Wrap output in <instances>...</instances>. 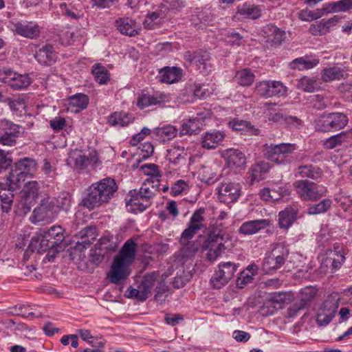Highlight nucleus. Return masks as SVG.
<instances>
[{"label": "nucleus", "instance_id": "bb28decb", "mask_svg": "<svg viewBox=\"0 0 352 352\" xmlns=\"http://www.w3.org/2000/svg\"><path fill=\"white\" fill-rule=\"evenodd\" d=\"M204 121V118L201 115H197L196 117L184 120L181 126L180 136L191 135L195 133L204 127L205 125Z\"/></svg>", "mask_w": 352, "mask_h": 352}, {"label": "nucleus", "instance_id": "774afa93", "mask_svg": "<svg viewBox=\"0 0 352 352\" xmlns=\"http://www.w3.org/2000/svg\"><path fill=\"white\" fill-rule=\"evenodd\" d=\"M229 281L227 280L221 274H219V272L217 270L214 276L210 279V283L214 289H220L225 286Z\"/></svg>", "mask_w": 352, "mask_h": 352}, {"label": "nucleus", "instance_id": "f8f14e48", "mask_svg": "<svg viewBox=\"0 0 352 352\" xmlns=\"http://www.w3.org/2000/svg\"><path fill=\"white\" fill-rule=\"evenodd\" d=\"M210 58L209 52L202 50L192 52L188 51L184 54V59L190 63L195 65L197 69L204 75L209 74L212 69V65Z\"/></svg>", "mask_w": 352, "mask_h": 352}, {"label": "nucleus", "instance_id": "3c124183", "mask_svg": "<svg viewBox=\"0 0 352 352\" xmlns=\"http://www.w3.org/2000/svg\"><path fill=\"white\" fill-rule=\"evenodd\" d=\"M89 104V98L87 95L83 94H77L69 99V104L70 107L77 108L74 110L76 112L87 108Z\"/></svg>", "mask_w": 352, "mask_h": 352}, {"label": "nucleus", "instance_id": "f257e3e1", "mask_svg": "<svg viewBox=\"0 0 352 352\" xmlns=\"http://www.w3.org/2000/svg\"><path fill=\"white\" fill-rule=\"evenodd\" d=\"M204 214V208L195 210L180 236L179 243L182 248L178 252V256L182 262L192 258L199 250V243L192 239L199 230L206 228Z\"/></svg>", "mask_w": 352, "mask_h": 352}, {"label": "nucleus", "instance_id": "58836bf2", "mask_svg": "<svg viewBox=\"0 0 352 352\" xmlns=\"http://www.w3.org/2000/svg\"><path fill=\"white\" fill-rule=\"evenodd\" d=\"M278 223L281 228L287 229L297 219V210L293 208H287L280 212Z\"/></svg>", "mask_w": 352, "mask_h": 352}, {"label": "nucleus", "instance_id": "09e8293b", "mask_svg": "<svg viewBox=\"0 0 352 352\" xmlns=\"http://www.w3.org/2000/svg\"><path fill=\"white\" fill-rule=\"evenodd\" d=\"M1 102H7L10 110L16 113H21L25 109V102L22 97L18 96L15 98H5Z\"/></svg>", "mask_w": 352, "mask_h": 352}, {"label": "nucleus", "instance_id": "f3484780", "mask_svg": "<svg viewBox=\"0 0 352 352\" xmlns=\"http://www.w3.org/2000/svg\"><path fill=\"white\" fill-rule=\"evenodd\" d=\"M38 190L39 186L36 181H30L25 184L20 192V197L24 200V203L22 204L24 214L30 211L32 204L38 197Z\"/></svg>", "mask_w": 352, "mask_h": 352}, {"label": "nucleus", "instance_id": "c9c22d12", "mask_svg": "<svg viewBox=\"0 0 352 352\" xmlns=\"http://www.w3.org/2000/svg\"><path fill=\"white\" fill-rule=\"evenodd\" d=\"M296 176L317 179L322 175V170L318 166L312 164L300 166L297 168Z\"/></svg>", "mask_w": 352, "mask_h": 352}, {"label": "nucleus", "instance_id": "7ed1b4c3", "mask_svg": "<svg viewBox=\"0 0 352 352\" xmlns=\"http://www.w3.org/2000/svg\"><path fill=\"white\" fill-rule=\"evenodd\" d=\"M296 149V146L295 144H266L263 146V153L269 160L278 164H287L291 162V155Z\"/></svg>", "mask_w": 352, "mask_h": 352}, {"label": "nucleus", "instance_id": "c03bdc74", "mask_svg": "<svg viewBox=\"0 0 352 352\" xmlns=\"http://www.w3.org/2000/svg\"><path fill=\"white\" fill-rule=\"evenodd\" d=\"M317 58L309 59L307 57H300L289 63V67L292 69L304 70L311 69L318 64Z\"/></svg>", "mask_w": 352, "mask_h": 352}, {"label": "nucleus", "instance_id": "a18cd8bd", "mask_svg": "<svg viewBox=\"0 0 352 352\" xmlns=\"http://www.w3.org/2000/svg\"><path fill=\"white\" fill-rule=\"evenodd\" d=\"M269 168V164L266 162H261L252 166L249 170L251 182L263 179V175L268 172Z\"/></svg>", "mask_w": 352, "mask_h": 352}, {"label": "nucleus", "instance_id": "1a4fd4ad", "mask_svg": "<svg viewBox=\"0 0 352 352\" xmlns=\"http://www.w3.org/2000/svg\"><path fill=\"white\" fill-rule=\"evenodd\" d=\"M255 92L265 98L280 97L286 96L287 88L280 81L262 80L256 84Z\"/></svg>", "mask_w": 352, "mask_h": 352}, {"label": "nucleus", "instance_id": "e433bc0d", "mask_svg": "<svg viewBox=\"0 0 352 352\" xmlns=\"http://www.w3.org/2000/svg\"><path fill=\"white\" fill-rule=\"evenodd\" d=\"M349 143L348 133L342 131L326 139L323 145L327 149H334Z\"/></svg>", "mask_w": 352, "mask_h": 352}, {"label": "nucleus", "instance_id": "4c0bfd02", "mask_svg": "<svg viewBox=\"0 0 352 352\" xmlns=\"http://www.w3.org/2000/svg\"><path fill=\"white\" fill-rule=\"evenodd\" d=\"M131 114L125 112H114L108 118L109 124L113 126H125L133 122Z\"/></svg>", "mask_w": 352, "mask_h": 352}, {"label": "nucleus", "instance_id": "79ce46f5", "mask_svg": "<svg viewBox=\"0 0 352 352\" xmlns=\"http://www.w3.org/2000/svg\"><path fill=\"white\" fill-rule=\"evenodd\" d=\"M217 168L212 166H203L199 171L200 179L208 184H212L219 179Z\"/></svg>", "mask_w": 352, "mask_h": 352}, {"label": "nucleus", "instance_id": "7c9ffc66", "mask_svg": "<svg viewBox=\"0 0 352 352\" xmlns=\"http://www.w3.org/2000/svg\"><path fill=\"white\" fill-rule=\"evenodd\" d=\"M34 57L43 65H52L57 58L54 47L50 45H45L36 51Z\"/></svg>", "mask_w": 352, "mask_h": 352}, {"label": "nucleus", "instance_id": "6ab92c4d", "mask_svg": "<svg viewBox=\"0 0 352 352\" xmlns=\"http://www.w3.org/2000/svg\"><path fill=\"white\" fill-rule=\"evenodd\" d=\"M129 265L114 259L108 278L112 283L118 285L125 280L130 274Z\"/></svg>", "mask_w": 352, "mask_h": 352}, {"label": "nucleus", "instance_id": "c756f323", "mask_svg": "<svg viewBox=\"0 0 352 352\" xmlns=\"http://www.w3.org/2000/svg\"><path fill=\"white\" fill-rule=\"evenodd\" d=\"M23 133V128L17 124H12L8 130L0 136V144L3 146H14L16 140Z\"/></svg>", "mask_w": 352, "mask_h": 352}, {"label": "nucleus", "instance_id": "052dcab7", "mask_svg": "<svg viewBox=\"0 0 352 352\" xmlns=\"http://www.w3.org/2000/svg\"><path fill=\"white\" fill-rule=\"evenodd\" d=\"M332 201L329 199H324L320 203L312 205L308 208L309 214H318L327 212L331 206Z\"/></svg>", "mask_w": 352, "mask_h": 352}, {"label": "nucleus", "instance_id": "de8ad7c7", "mask_svg": "<svg viewBox=\"0 0 352 352\" xmlns=\"http://www.w3.org/2000/svg\"><path fill=\"white\" fill-rule=\"evenodd\" d=\"M159 273L156 272H153L151 273L146 274L140 286V288L143 290L144 293L146 294L147 298L148 297L149 294H151L153 290L155 283L158 280Z\"/></svg>", "mask_w": 352, "mask_h": 352}, {"label": "nucleus", "instance_id": "6e6552de", "mask_svg": "<svg viewBox=\"0 0 352 352\" xmlns=\"http://www.w3.org/2000/svg\"><path fill=\"white\" fill-rule=\"evenodd\" d=\"M289 254L288 249L283 244H277L272 251L267 255L263 262V270L267 273L280 268L285 263Z\"/></svg>", "mask_w": 352, "mask_h": 352}, {"label": "nucleus", "instance_id": "a878e982", "mask_svg": "<svg viewBox=\"0 0 352 352\" xmlns=\"http://www.w3.org/2000/svg\"><path fill=\"white\" fill-rule=\"evenodd\" d=\"M168 100V97L163 93H156L153 95L141 94L137 100V105L140 109H144L152 105L160 104Z\"/></svg>", "mask_w": 352, "mask_h": 352}, {"label": "nucleus", "instance_id": "0eeeda50", "mask_svg": "<svg viewBox=\"0 0 352 352\" xmlns=\"http://www.w3.org/2000/svg\"><path fill=\"white\" fill-rule=\"evenodd\" d=\"M37 168L36 160L25 157L18 161L11 170L8 177L14 187H21L27 176H33Z\"/></svg>", "mask_w": 352, "mask_h": 352}, {"label": "nucleus", "instance_id": "2f4dec72", "mask_svg": "<svg viewBox=\"0 0 352 352\" xmlns=\"http://www.w3.org/2000/svg\"><path fill=\"white\" fill-rule=\"evenodd\" d=\"M182 69L178 67H164L159 71V78L162 82L172 84L182 77Z\"/></svg>", "mask_w": 352, "mask_h": 352}, {"label": "nucleus", "instance_id": "20e7f679", "mask_svg": "<svg viewBox=\"0 0 352 352\" xmlns=\"http://www.w3.org/2000/svg\"><path fill=\"white\" fill-rule=\"evenodd\" d=\"M294 188L298 197L305 201H315L325 196L327 192L324 186L305 179L295 182Z\"/></svg>", "mask_w": 352, "mask_h": 352}, {"label": "nucleus", "instance_id": "b1692460", "mask_svg": "<svg viewBox=\"0 0 352 352\" xmlns=\"http://www.w3.org/2000/svg\"><path fill=\"white\" fill-rule=\"evenodd\" d=\"M327 256L323 263L331 270V271L337 270L340 268L344 262V252L338 247L334 248L327 252Z\"/></svg>", "mask_w": 352, "mask_h": 352}, {"label": "nucleus", "instance_id": "5701e85b", "mask_svg": "<svg viewBox=\"0 0 352 352\" xmlns=\"http://www.w3.org/2000/svg\"><path fill=\"white\" fill-rule=\"evenodd\" d=\"M226 134L222 131L212 130L201 135V145L202 148L211 150L218 147L223 141Z\"/></svg>", "mask_w": 352, "mask_h": 352}, {"label": "nucleus", "instance_id": "6e6d98bb", "mask_svg": "<svg viewBox=\"0 0 352 352\" xmlns=\"http://www.w3.org/2000/svg\"><path fill=\"white\" fill-rule=\"evenodd\" d=\"M223 230V224L216 221L214 224L210 226V230L207 236H212V239L222 238L224 241H231L229 234L224 232Z\"/></svg>", "mask_w": 352, "mask_h": 352}, {"label": "nucleus", "instance_id": "8fccbe9b", "mask_svg": "<svg viewBox=\"0 0 352 352\" xmlns=\"http://www.w3.org/2000/svg\"><path fill=\"white\" fill-rule=\"evenodd\" d=\"M297 87L305 92H314L318 89V84L316 77L303 76L298 80Z\"/></svg>", "mask_w": 352, "mask_h": 352}, {"label": "nucleus", "instance_id": "f704fd0d", "mask_svg": "<svg viewBox=\"0 0 352 352\" xmlns=\"http://www.w3.org/2000/svg\"><path fill=\"white\" fill-rule=\"evenodd\" d=\"M178 133L176 126L168 124L155 129L153 134L162 142L170 141L175 138Z\"/></svg>", "mask_w": 352, "mask_h": 352}, {"label": "nucleus", "instance_id": "9d476101", "mask_svg": "<svg viewBox=\"0 0 352 352\" xmlns=\"http://www.w3.org/2000/svg\"><path fill=\"white\" fill-rule=\"evenodd\" d=\"M232 247L231 241H224L222 238L212 239L207 236L203 243L202 249L207 251L206 258L210 261H214L219 258L226 250Z\"/></svg>", "mask_w": 352, "mask_h": 352}, {"label": "nucleus", "instance_id": "680f3d73", "mask_svg": "<svg viewBox=\"0 0 352 352\" xmlns=\"http://www.w3.org/2000/svg\"><path fill=\"white\" fill-rule=\"evenodd\" d=\"M142 172L151 177V178L156 182H159L162 177V174L158 166L154 164H146L141 166Z\"/></svg>", "mask_w": 352, "mask_h": 352}, {"label": "nucleus", "instance_id": "ddd939ff", "mask_svg": "<svg viewBox=\"0 0 352 352\" xmlns=\"http://www.w3.org/2000/svg\"><path fill=\"white\" fill-rule=\"evenodd\" d=\"M217 191L221 202L230 204L239 199L241 194V186L236 183H222L218 186Z\"/></svg>", "mask_w": 352, "mask_h": 352}, {"label": "nucleus", "instance_id": "393cba45", "mask_svg": "<svg viewBox=\"0 0 352 352\" xmlns=\"http://www.w3.org/2000/svg\"><path fill=\"white\" fill-rule=\"evenodd\" d=\"M223 156L226 158L228 165L231 168L243 169L246 164L245 155L238 149L229 148L226 150Z\"/></svg>", "mask_w": 352, "mask_h": 352}, {"label": "nucleus", "instance_id": "9b49d317", "mask_svg": "<svg viewBox=\"0 0 352 352\" xmlns=\"http://www.w3.org/2000/svg\"><path fill=\"white\" fill-rule=\"evenodd\" d=\"M338 307V302L337 299L333 297H329L326 299L317 311L316 316L317 324L319 327L328 325L335 317Z\"/></svg>", "mask_w": 352, "mask_h": 352}, {"label": "nucleus", "instance_id": "864d4df0", "mask_svg": "<svg viewBox=\"0 0 352 352\" xmlns=\"http://www.w3.org/2000/svg\"><path fill=\"white\" fill-rule=\"evenodd\" d=\"M238 266L232 262L220 263L218 265L219 274L230 281L234 276Z\"/></svg>", "mask_w": 352, "mask_h": 352}, {"label": "nucleus", "instance_id": "ea45409f", "mask_svg": "<svg viewBox=\"0 0 352 352\" xmlns=\"http://www.w3.org/2000/svg\"><path fill=\"white\" fill-rule=\"evenodd\" d=\"M346 74L344 70L337 65L326 67L322 70V79L324 82L338 80L344 78Z\"/></svg>", "mask_w": 352, "mask_h": 352}, {"label": "nucleus", "instance_id": "c85d7f7f", "mask_svg": "<svg viewBox=\"0 0 352 352\" xmlns=\"http://www.w3.org/2000/svg\"><path fill=\"white\" fill-rule=\"evenodd\" d=\"M269 226V221L266 219H258L248 221L241 224L238 232L242 235H252Z\"/></svg>", "mask_w": 352, "mask_h": 352}, {"label": "nucleus", "instance_id": "f03ea898", "mask_svg": "<svg viewBox=\"0 0 352 352\" xmlns=\"http://www.w3.org/2000/svg\"><path fill=\"white\" fill-rule=\"evenodd\" d=\"M117 190L118 186L113 178H104L87 188V195L82 201V205L89 209L99 207L109 202Z\"/></svg>", "mask_w": 352, "mask_h": 352}, {"label": "nucleus", "instance_id": "72a5a7b5", "mask_svg": "<svg viewBox=\"0 0 352 352\" xmlns=\"http://www.w3.org/2000/svg\"><path fill=\"white\" fill-rule=\"evenodd\" d=\"M116 26L122 34L129 36H134L138 34V25L133 19L129 18L120 19L116 21Z\"/></svg>", "mask_w": 352, "mask_h": 352}, {"label": "nucleus", "instance_id": "423d86ee", "mask_svg": "<svg viewBox=\"0 0 352 352\" xmlns=\"http://www.w3.org/2000/svg\"><path fill=\"white\" fill-rule=\"evenodd\" d=\"M349 122V118L345 113L333 112L322 114L316 122V129L321 132H330L344 129Z\"/></svg>", "mask_w": 352, "mask_h": 352}, {"label": "nucleus", "instance_id": "dca6fc26", "mask_svg": "<svg viewBox=\"0 0 352 352\" xmlns=\"http://www.w3.org/2000/svg\"><path fill=\"white\" fill-rule=\"evenodd\" d=\"M56 246H58L56 241H51L50 239L46 237L45 234L40 233L31 239L25 254H28L30 251H36L38 254H43L48 250H52L54 253V248Z\"/></svg>", "mask_w": 352, "mask_h": 352}, {"label": "nucleus", "instance_id": "0e129e2a", "mask_svg": "<svg viewBox=\"0 0 352 352\" xmlns=\"http://www.w3.org/2000/svg\"><path fill=\"white\" fill-rule=\"evenodd\" d=\"M72 196L67 192H61L56 199V206L58 208L67 210L71 204Z\"/></svg>", "mask_w": 352, "mask_h": 352}, {"label": "nucleus", "instance_id": "412c9836", "mask_svg": "<svg viewBox=\"0 0 352 352\" xmlns=\"http://www.w3.org/2000/svg\"><path fill=\"white\" fill-rule=\"evenodd\" d=\"M262 10L261 6L246 2L238 6L237 11L234 15V18L236 20H256L260 18Z\"/></svg>", "mask_w": 352, "mask_h": 352}, {"label": "nucleus", "instance_id": "a19ab883", "mask_svg": "<svg viewBox=\"0 0 352 352\" xmlns=\"http://www.w3.org/2000/svg\"><path fill=\"white\" fill-rule=\"evenodd\" d=\"M352 10V0H340L323 6L326 14L331 12H347Z\"/></svg>", "mask_w": 352, "mask_h": 352}, {"label": "nucleus", "instance_id": "bf43d9fd", "mask_svg": "<svg viewBox=\"0 0 352 352\" xmlns=\"http://www.w3.org/2000/svg\"><path fill=\"white\" fill-rule=\"evenodd\" d=\"M64 230L60 226H52L47 232H44L43 234L46 235V237L50 239L52 241H56V245H58L63 240Z\"/></svg>", "mask_w": 352, "mask_h": 352}, {"label": "nucleus", "instance_id": "2eb2a0df", "mask_svg": "<svg viewBox=\"0 0 352 352\" xmlns=\"http://www.w3.org/2000/svg\"><path fill=\"white\" fill-rule=\"evenodd\" d=\"M12 30L21 36L35 39L41 34L40 26L34 21H19L12 23Z\"/></svg>", "mask_w": 352, "mask_h": 352}, {"label": "nucleus", "instance_id": "4468645a", "mask_svg": "<svg viewBox=\"0 0 352 352\" xmlns=\"http://www.w3.org/2000/svg\"><path fill=\"white\" fill-rule=\"evenodd\" d=\"M3 82L14 89H21L28 87L31 80L26 74H20L11 69H5L1 74Z\"/></svg>", "mask_w": 352, "mask_h": 352}, {"label": "nucleus", "instance_id": "13d9d810", "mask_svg": "<svg viewBox=\"0 0 352 352\" xmlns=\"http://www.w3.org/2000/svg\"><path fill=\"white\" fill-rule=\"evenodd\" d=\"M164 16L165 11L162 10L148 14L144 21V28L146 29L155 28L159 23L160 19Z\"/></svg>", "mask_w": 352, "mask_h": 352}, {"label": "nucleus", "instance_id": "5fc2aeb1", "mask_svg": "<svg viewBox=\"0 0 352 352\" xmlns=\"http://www.w3.org/2000/svg\"><path fill=\"white\" fill-rule=\"evenodd\" d=\"M92 74L95 79L100 84H106L109 80V73L108 70L100 63H96L92 67Z\"/></svg>", "mask_w": 352, "mask_h": 352}, {"label": "nucleus", "instance_id": "4d7b16f0", "mask_svg": "<svg viewBox=\"0 0 352 352\" xmlns=\"http://www.w3.org/2000/svg\"><path fill=\"white\" fill-rule=\"evenodd\" d=\"M186 155L184 147L173 145L167 150L166 157L170 162L177 164L179 160L184 158Z\"/></svg>", "mask_w": 352, "mask_h": 352}, {"label": "nucleus", "instance_id": "39448f33", "mask_svg": "<svg viewBox=\"0 0 352 352\" xmlns=\"http://www.w3.org/2000/svg\"><path fill=\"white\" fill-rule=\"evenodd\" d=\"M149 182L144 183L138 192L131 191V198L127 201V206H131L134 212H143L151 204L156 190L148 186Z\"/></svg>", "mask_w": 352, "mask_h": 352}, {"label": "nucleus", "instance_id": "e2e57ef3", "mask_svg": "<svg viewBox=\"0 0 352 352\" xmlns=\"http://www.w3.org/2000/svg\"><path fill=\"white\" fill-rule=\"evenodd\" d=\"M60 8L63 14L71 19L77 20L81 17L80 12L71 4L62 3L60 5Z\"/></svg>", "mask_w": 352, "mask_h": 352}, {"label": "nucleus", "instance_id": "4be33fe9", "mask_svg": "<svg viewBox=\"0 0 352 352\" xmlns=\"http://www.w3.org/2000/svg\"><path fill=\"white\" fill-rule=\"evenodd\" d=\"M54 200L50 197L43 199L40 206L35 208L33 211L32 222L41 221L51 219L54 214Z\"/></svg>", "mask_w": 352, "mask_h": 352}, {"label": "nucleus", "instance_id": "a211bd4d", "mask_svg": "<svg viewBox=\"0 0 352 352\" xmlns=\"http://www.w3.org/2000/svg\"><path fill=\"white\" fill-rule=\"evenodd\" d=\"M19 188L12 185L8 176L5 182L0 183V200L3 212H8L10 210L13 202V192Z\"/></svg>", "mask_w": 352, "mask_h": 352}, {"label": "nucleus", "instance_id": "69168bd1", "mask_svg": "<svg viewBox=\"0 0 352 352\" xmlns=\"http://www.w3.org/2000/svg\"><path fill=\"white\" fill-rule=\"evenodd\" d=\"M309 31L314 36L326 34L328 32V30L325 27L324 19L311 24L309 27Z\"/></svg>", "mask_w": 352, "mask_h": 352}, {"label": "nucleus", "instance_id": "37998d69", "mask_svg": "<svg viewBox=\"0 0 352 352\" xmlns=\"http://www.w3.org/2000/svg\"><path fill=\"white\" fill-rule=\"evenodd\" d=\"M255 79L254 72L249 68H244L236 72L234 80L241 86L249 87Z\"/></svg>", "mask_w": 352, "mask_h": 352}, {"label": "nucleus", "instance_id": "603ef678", "mask_svg": "<svg viewBox=\"0 0 352 352\" xmlns=\"http://www.w3.org/2000/svg\"><path fill=\"white\" fill-rule=\"evenodd\" d=\"M326 14V11L323 10V7L320 9L311 10L309 9H304L298 12V18L303 21H311L318 19Z\"/></svg>", "mask_w": 352, "mask_h": 352}, {"label": "nucleus", "instance_id": "338daca9", "mask_svg": "<svg viewBox=\"0 0 352 352\" xmlns=\"http://www.w3.org/2000/svg\"><path fill=\"white\" fill-rule=\"evenodd\" d=\"M127 297L131 298H136L138 299L140 301H145L147 299V296H146V294L144 293L142 288H140V286L139 285L138 289L133 288L130 287L127 289Z\"/></svg>", "mask_w": 352, "mask_h": 352}, {"label": "nucleus", "instance_id": "473e14b6", "mask_svg": "<svg viewBox=\"0 0 352 352\" xmlns=\"http://www.w3.org/2000/svg\"><path fill=\"white\" fill-rule=\"evenodd\" d=\"M317 289L314 287H306L300 290V301L294 305L295 311L305 309L315 298Z\"/></svg>", "mask_w": 352, "mask_h": 352}, {"label": "nucleus", "instance_id": "aec40b11", "mask_svg": "<svg viewBox=\"0 0 352 352\" xmlns=\"http://www.w3.org/2000/svg\"><path fill=\"white\" fill-rule=\"evenodd\" d=\"M67 162L69 165L78 169H84L94 162V157L90 154L86 155L81 150L74 149L70 151Z\"/></svg>", "mask_w": 352, "mask_h": 352}, {"label": "nucleus", "instance_id": "49530a36", "mask_svg": "<svg viewBox=\"0 0 352 352\" xmlns=\"http://www.w3.org/2000/svg\"><path fill=\"white\" fill-rule=\"evenodd\" d=\"M230 126L234 131H243L251 135H258L259 130L255 129L248 122L241 120H233L229 122Z\"/></svg>", "mask_w": 352, "mask_h": 352}, {"label": "nucleus", "instance_id": "cd10ccee", "mask_svg": "<svg viewBox=\"0 0 352 352\" xmlns=\"http://www.w3.org/2000/svg\"><path fill=\"white\" fill-rule=\"evenodd\" d=\"M137 246L133 239L127 240L115 258L130 265L135 259Z\"/></svg>", "mask_w": 352, "mask_h": 352}]
</instances>
